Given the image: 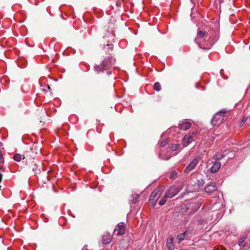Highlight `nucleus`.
Here are the masks:
<instances>
[{"mask_svg":"<svg viewBox=\"0 0 250 250\" xmlns=\"http://www.w3.org/2000/svg\"><path fill=\"white\" fill-rule=\"evenodd\" d=\"M112 19H113V21H114V19H113V17H112Z\"/></svg>","mask_w":250,"mask_h":250,"instance_id":"obj_35","label":"nucleus"},{"mask_svg":"<svg viewBox=\"0 0 250 250\" xmlns=\"http://www.w3.org/2000/svg\"><path fill=\"white\" fill-rule=\"evenodd\" d=\"M172 155L171 152L167 150L166 151H161L159 153V158L161 159L167 160L169 159Z\"/></svg>","mask_w":250,"mask_h":250,"instance_id":"obj_8","label":"nucleus"},{"mask_svg":"<svg viewBox=\"0 0 250 250\" xmlns=\"http://www.w3.org/2000/svg\"><path fill=\"white\" fill-rule=\"evenodd\" d=\"M164 190V188L161 187L154 190L151 193L149 197V201L153 207L155 206L157 200L161 196Z\"/></svg>","mask_w":250,"mask_h":250,"instance_id":"obj_4","label":"nucleus"},{"mask_svg":"<svg viewBox=\"0 0 250 250\" xmlns=\"http://www.w3.org/2000/svg\"><path fill=\"white\" fill-rule=\"evenodd\" d=\"M182 189L179 186L173 185L169 188L165 194V197L171 198L175 196Z\"/></svg>","mask_w":250,"mask_h":250,"instance_id":"obj_5","label":"nucleus"},{"mask_svg":"<svg viewBox=\"0 0 250 250\" xmlns=\"http://www.w3.org/2000/svg\"><path fill=\"white\" fill-rule=\"evenodd\" d=\"M247 118H246V117H244L242 120H241V122H239V126H242L244 124V123L247 121Z\"/></svg>","mask_w":250,"mask_h":250,"instance_id":"obj_27","label":"nucleus"},{"mask_svg":"<svg viewBox=\"0 0 250 250\" xmlns=\"http://www.w3.org/2000/svg\"><path fill=\"white\" fill-rule=\"evenodd\" d=\"M246 239V237L242 238L239 242V245L241 247L244 246L245 245V244L244 243L245 242Z\"/></svg>","mask_w":250,"mask_h":250,"instance_id":"obj_24","label":"nucleus"},{"mask_svg":"<svg viewBox=\"0 0 250 250\" xmlns=\"http://www.w3.org/2000/svg\"><path fill=\"white\" fill-rule=\"evenodd\" d=\"M230 16H234V15L233 14H231Z\"/></svg>","mask_w":250,"mask_h":250,"instance_id":"obj_36","label":"nucleus"},{"mask_svg":"<svg viewBox=\"0 0 250 250\" xmlns=\"http://www.w3.org/2000/svg\"><path fill=\"white\" fill-rule=\"evenodd\" d=\"M125 227L124 223H120L115 229V232L117 235H122L125 234Z\"/></svg>","mask_w":250,"mask_h":250,"instance_id":"obj_7","label":"nucleus"},{"mask_svg":"<svg viewBox=\"0 0 250 250\" xmlns=\"http://www.w3.org/2000/svg\"><path fill=\"white\" fill-rule=\"evenodd\" d=\"M197 182L199 187H202L205 184L204 180L203 179L198 180Z\"/></svg>","mask_w":250,"mask_h":250,"instance_id":"obj_25","label":"nucleus"},{"mask_svg":"<svg viewBox=\"0 0 250 250\" xmlns=\"http://www.w3.org/2000/svg\"><path fill=\"white\" fill-rule=\"evenodd\" d=\"M168 143V141L167 139L164 140L163 141L159 143V145L161 147H164Z\"/></svg>","mask_w":250,"mask_h":250,"instance_id":"obj_26","label":"nucleus"},{"mask_svg":"<svg viewBox=\"0 0 250 250\" xmlns=\"http://www.w3.org/2000/svg\"><path fill=\"white\" fill-rule=\"evenodd\" d=\"M221 167V163L219 161H215L213 162V165L211 167L210 170L211 173H215L218 171Z\"/></svg>","mask_w":250,"mask_h":250,"instance_id":"obj_12","label":"nucleus"},{"mask_svg":"<svg viewBox=\"0 0 250 250\" xmlns=\"http://www.w3.org/2000/svg\"><path fill=\"white\" fill-rule=\"evenodd\" d=\"M191 125V124L190 123L185 121L179 124L178 127L180 130H187L190 127Z\"/></svg>","mask_w":250,"mask_h":250,"instance_id":"obj_13","label":"nucleus"},{"mask_svg":"<svg viewBox=\"0 0 250 250\" xmlns=\"http://www.w3.org/2000/svg\"><path fill=\"white\" fill-rule=\"evenodd\" d=\"M168 198V197H165V196L160 201L159 204L160 206H163L165 205L167 201V199Z\"/></svg>","mask_w":250,"mask_h":250,"instance_id":"obj_23","label":"nucleus"},{"mask_svg":"<svg viewBox=\"0 0 250 250\" xmlns=\"http://www.w3.org/2000/svg\"><path fill=\"white\" fill-rule=\"evenodd\" d=\"M2 175L1 174H0V182L1 181V180H2Z\"/></svg>","mask_w":250,"mask_h":250,"instance_id":"obj_32","label":"nucleus"},{"mask_svg":"<svg viewBox=\"0 0 250 250\" xmlns=\"http://www.w3.org/2000/svg\"><path fill=\"white\" fill-rule=\"evenodd\" d=\"M177 175H178L177 172L175 171H173L170 173L169 178L171 180H174L177 178Z\"/></svg>","mask_w":250,"mask_h":250,"instance_id":"obj_20","label":"nucleus"},{"mask_svg":"<svg viewBox=\"0 0 250 250\" xmlns=\"http://www.w3.org/2000/svg\"><path fill=\"white\" fill-rule=\"evenodd\" d=\"M41 153V147L37 144H33L29 150L24 153L23 159H25L26 163H30L34 160L37 155Z\"/></svg>","mask_w":250,"mask_h":250,"instance_id":"obj_2","label":"nucleus"},{"mask_svg":"<svg viewBox=\"0 0 250 250\" xmlns=\"http://www.w3.org/2000/svg\"><path fill=\"white\" fill-rule=\"evenodd\" d=\"M87 246H84L83 247V248L82 250H87Z\"/></svg>","mask_w":250,"mask_h":250,"instance_id":"obj_31","label":"nucleus"},{"mask_svg":"<svg viewBox=\"0 0 250 250\" xmlns=\"http://www.w3.org/2000/svg\"><path fill=\"white\" fill-rule=\"evenodd\" d=\"M188 233L187 231H186L184 233L179 234L178 236V243H180L182 241H183L185 239L186 237L188 235Z\"/></svg>","mask_w":250,"mask_h":250,"instance_id":"obj_17","label":"nucleus"},{"mask_svg":"<svg viewBox=\"0 0 250 250\" xmlns=\"http://www.w3.org/2000/svg\"><path fill=\"white\" fill-rule=\"evenodd\" d=\"M112 19H113V21H114V19H113V17H112Z\"/></svg>","mask_w":250,"mask_h":250,"instance_id":"obj_34","label":"nucleus"},{"mask_svg":"<svg viewBox=\"0 0 250 250\" xmlns=\"http://www.w3.org/2000/svg\"><path fill=\"white\" fill-rule=\"evenodd\" d=\"M196 206H197V207H196V209H195V210L194 211V212H196L199 209V208L200 207V205L199 204H198Z\"/></svg>","mask_w":250,"mask_h":250,"instance_id":"obj_30","label":"nucleus"},{"mask_svg":"<svg viewBox=\"0 0 250 250\" xmlns=\"http://www.w3.org/2000/svg\"><path fill=\"white\" fill-rule=\"evenodd\" d=\"M29 165V167L32 169L33 171L35 174H37L41 172V167L39 165H37L34 161L30 163H27Z\"/></svg>","mask_w":250,"mask_h":250,"instance_id":"obj_10","label":"nucleus"},{"mask_svg":"<svg viewBox=\"0 0 250 250\" xmlns=\"http://www.w3.org/2000/svg\"><path fill=\"white\" fill-rule=\"evenodd\" d=\"M47 87L48 88V90H50V87L49 86V85H47Z\"/></svg>","mask_w":250,"mask_h":250,"instance_id":"obj_33","label":"nucleus"},{"mask_svg":"<svg viewBox=\"0 0 250 250\" xmlns=\"http://www.w3.org/2000/svg\"><path fill=\"white\" fill-rule=\"evenodd\" d=\"M194 140L191 135H186L182 141V144L184 147L187 146Z\"/></svg>","mask_w":250,"mask_h":250,"instance_id":"obj_9","label":"nucleus"},{"mask_svg":"<svg viewBox=\"0 0 250 250\" xmlns=\"http://www.w3.org/2000/svg\"><path fill=\"white\" fill-rule=\"evenodd\" d=\"M112 240V236L109 233L106 232L102 237V243L104 244H108Z\"/></svg>","mask_w":250,"mask_h":250,"instance_id":"obj_14","label":"nucleus"},{"mask_svg":"<svg viewBox=\"0 0 250 250\" xmlns=\"http://www.w3.org/2000/svg\"><path fill=\"white\" fill-rule=\"evenodd\" d=\"M227 110L223 109L216 113L213 116L211 123L214 126H217L223 123L227 117Z\"/></svg>","mask_w":250,"mask_h":250,"instance_id":"obj_3","label":"nucleus"},{"mask_svg":"<svg viewBox=\"0 0 250 250\" xmlns=\"http://www.w3.org/2000/svg\"><path fill=\"white\" fill-rule=\"evenodd\" d=\"M224 156V155L220 153H217L214 157L215 161H219V160Z\"/></svg>","mask_w":250,"mask_h":250,"instance_id":"obj_22","label":"nucleus"},{"mask_svg":"<svg viewBox=\"0 0 250 250\" xmlns=\"http://www.w3.org/2000/svg\"><path fill=\"white\" fill-rule=\"evenodd\" d=\"M207 35L208 33L207 32L199 31L197 32V37L195 39V42L199 44L200 42L199 39H202L204 37H207Z\"/></svg>","mask_w":250,"mask_h":250,"instance_id":"obj_15","label":"nucleus"},{"mask_svg":"<svg viewBox=\"0 0 250 250\" xmlns=\"http://www.w3.org/2000/svg\"><path fill=\"white\" fill-rule=\"evenodd\" d=\"M217 190L215 183H212L205 187V191L207 193H212Z\"/></svg>","mask_w":250,"mask_h":250,"instance_id":"obj_11","label":"nucleus"},{"mask_svg":"<svg viewBox=\"0 0 250 250\" xmlns=\"http://www.w3.org/2000/svg\"><path fill=\"white\" fill-rule=\"evenodd\" d=\"M213 250H226L222 246L219 247H214L213 248Z\"/></svg>","mask_w":250,"mask_h":250,"instance_id":"obj_28","label":"nucleus"},{"mask_svg":"<svg viewBox=\"0 0 250 250\" xmlns=\"http://www.w3.org/2000/svg\"><path fill=\"white\" fill-rule=\"evenodd\" d=\"M138 195H135V197H134L133 198V199H132V201L133 203L135 204L136 203V202L137 201V200L138 199Z\"/></svg>","mask_w":250,"mask_h":250,"instance_id":"obj_29","label":"nucleus"},{"mask_svg":"<svg viewBox=\"0 0 250 250\" xmlns=\"http://www.w3.org/2000/svg\"><path fill=\"white\" fill-rule=\"evenodd\" d=\"M103 49L104 54L103 59L100 64H95L94 66V70L97 73L106 71L108 75L112 73L111 68L114 66L116 62V59L113 53V45L112 44L104 45Z\"/></svg>","mask_w":250,"mask_h":250,"instance_id":"obj_1","label":"nucleus"},{"mask_svg":"<svg viewBox=\"0 0 250 250\" xmlns=\"http://www.w3.org/2000/svg\"><path fill=\"white\" fill-rule=\"evenodd\" d=\"M13 159L17 162H20L23 158L22 155L18 153L14 156Z\"/></svg>","mask_w":250,"mask_h":250,"instance_id":"obj_19","label":"nucleus"},{"mask_svg":"<svg viewBox=\"0 0 250 250\" xmlns=\"http://www.w3.org/2000/svg\"><path fill=\"white\" fill-rule=\"evenodd\" d=\"M180 145L173 144L170 146V148L172 151H174L178 149L180 147Z\"/></svg>","mask_w":250,"mask_h":250,"instance_id":"obj_21","label":"nucleus"},{"mask_svg":"<svg viewBox=\"0 0 250 250\" xmlns=\"http://www.w3.org/2000/svg\"><path fill=\"white\" fill-rule=\"evenodd\" d=\"M153 88L157 91H160L161 90V85L159 82H156L153 85Z\"/></svg>","mask_w":250,"mask_h":250,"instance_id":"obj_18","label":"nucleus"},{"mask_svg":"<svg viewBox=\"0 0 250 250\" xmlns=\"http://www.w3.org/2000/svg\"><path fill=\"white\" fill-rule=\"evenodd\" d=\"M200 159L201 158L199 156L193 159L192 161L185 168L184 170V172L185 173H188L191 170L194 169L195 168L196 166L198 164V163L199 162Z\"/></svg>","mask_w":250,"mask_h":250,"instance_id":"obj_6","label":"nucleus"},{"mask_svg":"<svg viewBox=\"0 0 250 250\" xmlns=\"http://www.w3.org/2000/svg\"><path fill=\"white\" fill-rule=\"evenodd\" d=\"M173 238L172 237H169L167 240V248L169 250H172L173 249Z\"/></svg>","mask_w":250,"mask_h":250,"instance_id":"obj_16","label":"nucleus"}]
</instances>
